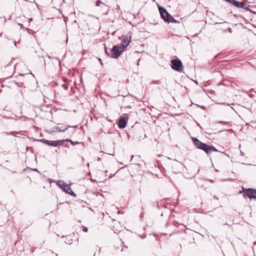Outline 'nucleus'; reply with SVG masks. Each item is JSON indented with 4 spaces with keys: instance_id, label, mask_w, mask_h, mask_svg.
<instances>
[{
    "instance_id": "f257e3e1",
    "label": "nucleus",
    "mask_w": 256,
    "mask_h": 256,
    "mask_svg": "<svg viewBox=\"0 0 256 256\" xmlns=\"http://www.w3.org/2000/svg\"><path fill=\"white\" fill-rule=\"evenodd\" d=\"M239 193L243 194L244 198H248L250 200H256V190L255 189L252 188H245L242 187V190H240Z\"/></svg>"
},
{
    "instance_id": "f03ea898",
    "label": "nucleus",
    "mask_w": 256,
    "mask_h": 256,
    "mask_svg": "<svg viewBox=\"0 0 256 256\" xmlns=\"http://www.w3.org/2000/svg\"><path fill=\"white\" fill-rule=\"evenodd\" d=\"M171 67L172 69L178 72H182L184 69L182 63L178 58L173 59L171 60Z\"/></svg>"
},
{
    "instance_id": "7ed1b4c3",
    "label": "nucleus",
    "mask_w": 256,
    "mask_h": 256,
    "mask_svg": "<svg viewBox=\"0 0 256 256\" xmlns=\"http://www.w3.org/2000/svg\"><path fill=\"white\" fill-rule=\"evenodd\" d=\"M56 185L60 188L65 192L72 196L74 194V192L71 190L70 186L68 184H65L63 181L58 180L56 182Z\"/></svg>"
},
{
    "instance_id": "20e7f679",
    "label": "nucleus",
    "mask_w": 256,
    "mask_h": 256,
    "mask_svg": "<svg viewBox=\"0 0 256 256\" xmlns=\"http://www.w3.org/2000/svg\"><path fill=\"white\" fill-rule=\"evenodd\" d=\"M40 141L44 144L53 146H62L65 142L64 140H50L46 139H42Z\"/></svg>"
},
{
    "instance_id": "39448f33",
    "label": "nucleus",
    "mask_w": 256,
    "mask_h": 256,
    "mask_svg": "<svg viewBox=\"0 0 256 256\" xmlns=\"http://www.w3.org/2000/svg\"><path fill=\"white\" fill-rule=\"evenodd\" d=\"M192 142L197 148L202 150L206 152V148H208V144L202 142L196 138H192Z\"/></svg>"
},
{
    "instance_id": "423d86ee",
    "label": "nucleus",
    "mask_w": 256,
    "mask_h": 256,
    "mask_svg": "<svg viewBox=\"0 0 256 256\" xmlns=\"http://www.w3.org/2000/svg\"><path fill=\"white\" fill-rule=\"evenodd\" d=\"M158 10L160 14L161 18L165 22L168 21L170 14L167 12L166 9L160 6H158Z\"/></svg>"
},
{
    "instance_id": "0eeeda50",
    "label": "nucleus",
    "mask_w": 256,
    "mask_h": 256,
    "mask_svg": "<svg viewBox=\"0 0 256 256\" xmlns=\"http://www.w3.org/2000/svg\"><path fill=\"white\" fill-rule=\"evenodd\" d=\"M212 152H219L218 154H216L213 156L212 159L215 161V158L217 157H221L222 155L224 154V152H220L215 147L212 146L208 144V148L206 150V152L208 156H209Z\"/></svg>"
},
{
    "instance_id": "6e6552de",
    "label": "nucleus",
    "mask_w": 256,
    "mask_h": 256,
    "mask_svg": "<svg viewBox=\"0 0 256 256\" xmlns=\"http://www.w3.org/2000/svg\"><path fill=\"white\" fill-rule=\"evenodd\" d=\"M123 48H122L120 45L116 44L114 46L112 50V57L115 58H117L120 55L121 52Z\"/></svg>"
},
{
    "instance_id": "1a4fd4ad",
    "label": "nucleus",
    "mask_w": 256,
    "mask_h": 256,
    "mask_svg": "<svg viewBox=\"0 0 256 256\" xmlns=\"http://www.w3.org/2000/svg\"><path fill=\"white\" fill-rule=\"evenodd\" d=\"M130 38L131 36H126L123 38L120 45L123 49L126 48L128 46L130 42Z\"/></svg>"
},
{
    "instance_id": "9d476101",
    "label": "nucleus",
    "mask_w": 256,
    "mask_h": 256,
    "mask_svg": "<svg viewBox=\"0 0 256 256\" xmlns=\"http://www.w3.org/2000/svg\"><path fill=\"white\" fill-rule=\"evenodd\" d=\"M230 3L232 4L234 6L238 8H243L244 6L242 2H240L236 0H232Z\"/></svg>"
},
{
    "instance_id": "9b49d317",
    "label": "nucleus",
    "mask_w": 256,
    "mask_h": 256,
    "mask_svg": "<svg viewBox=\"0 0 256 256\" xmlns=\"http://www.w3.org/2000/svg\"><path fill=\"white\" fill-rule=\"evenodd\" d=\"M126 126V122L124 118H120L118 121V126L120 128H122Z\"/></svg>"
},
{
    "instance_id": "f8f14e48",
    "label": "nucleus",
    "mask_w": 256,
    "mask_h": 256,
    "mask_svg": "<svg viewBox=\"0 0 256 256\" xmlns=\"http://www.w3.org/2000/svg\"><path fill=\"white\" fill-rule=\"evenodd\" d=\"M70 126H67L65 128H60V127L58 126H57V127H56L55 128V130H56V132H64V130H67L68 128H70Z\"/></svg>"
},
{
    "instance_id": "ddd939ff",
    "label": "nucleus",
    "mask_w": 256,
    "mask_h": 256,
    "mask_svg": "<svg viewBox=\"0 0 256 256\" xmlns=\"http://www.w3.org/2000/svg\"><path fill=\"white\" fill-rule=\"evenodd\" d=\"M18 132H4L3 133L4 134L8 136V135H12L13 136H16V134H18Z\"/></svg>"
},
{
    "instance_id": "4468645a",
    "label": "nucleus",
    "mask_w": 256,
    "mask_h": 256,
    "mask_svg": "<svg viewBox=\"0 0 256 256\" xmlns=\"http://www.w3.org/2000/svg\"><path fill=\"white\" fill-rule=\"evenodd\" d=\"M168 21L167 22L170 23V22H174V23H177L178 22L175 20L172 16L170 17V18L168 19Z\"/></svg>"
},
{
    "instance_id": "2eb2a0df",
    "label": "nucleus",
    "mask_w": 256,
    "mask_h": 256,
    "mask_svg": "<svg viewBox=\"0 0 256 256\" xmlns=\"http://www.w3.org/2000/svg\"><path fill=\"white\" fill-rule=\"evenodd\" d=\"M242 2L243 3L244 6H243V8H244V10H248V11H250V10H251L250 8V7L252 8V6H246V4H245V2Z\"/></svg>"
},
{
    "instance_id": "dca6fc26",
    "label": "nucleus",
    "mask_w": 256,
    "mask_h": 256,
    "mask_svg": "<svg viewBox=\"0 0 256 256\" xmlns=\"http://www.w3.org/2000/svg\"><path fill=\"white\" fill-rule=\"evenodd\" d=\"M64 140L65 141L70 142L73 145H75V144H78V142H72L70 140Z\"/></svg>"
},
{
    "instance_id": "f3484780",
    "label": "nucleus",
    "mask_w": 256,
    "mask_h": 256,
    "mask_svg": "<svg viewBox=\"0 0 256 256\" xmlns=\"http://www.w3.org/2000/svg\"><path fill=\"white\" fill-rule=\"evenodd\" d=\"M102 2L100 0H98L96 3V6H99L101 4H102Z\"/></svg>"
},
{
    "instance_id": "a211bd4d",
    "label": "nucleus",
    "mask_w": 256,
    "mask_h": 256,
    "mask_svg": "<svg viewBox=\"0 0 256 256\" xmlns=\"http://www.w3.org/2000/svg\"><path fill=\"white\" fill-rule=\"evenodd\" d=\"M160 82L157 80V81H153L150 84H159Z\"/></svg>"
},
{
    "instance_id": "6ab92c4d",
    "label": "nucleus",
    "mask_w": 256,
    "mask_h": 256,
    "mask_svg": "<svg viewBox=\"0 0 256 256\" xmlns=\"http://www.w3.org/2000/svg\"><path fill=\"white\" fill-rule=\"evenodd\" d=\"M88 230V228L86 227L84 228L83 229V231L84 232H87Z\"/></svg>"
},
{
    "instance_id": "aec40b11",
    "label": "nucleus",
    "mask_w": 256,
    "mask_h": 256,
    "mask_svg": "<svg viewBox=\"0 0 256 256\" xmlns=\"http://www.w3.org/2000/svg\"><path fill=\"white\" fill-rule=\"evenodd\" d=\"M250 12H251V13H252V14H256V12H254L253 10H250Z\"/></svg>"
},
{
    "instance_id": "412c9836",
    "label": "nucleus",
    "mask_w": 256,
    "mask_h": 256,
    "mask_svg": "<svg viewBox=\"0 0 256 256\" xmlns=\"http://www.w3.org/2000/svg\"><path fill=\"white\" fill-rule=\"evenodd\" d=\"M102 7H103L104 8H106V6L104 4H103Z\"/></svg>"
},
{
    "instance_id": "4be33fe9",
    "label": "nucleus",
    "mask_w": 256,
    "mask_h": 256,
    "mask_svg": "<svg viewBox=\"0 0 256 256\" xmlns=\"http://www.w3.org/2000/svg\"><path fill=\"white\" fill-rule=\"evenodd\" d=\"M105 50H106V54H107L108 55V52H107V50H106V47H105Z\"/></svg>"
},
{
    "instance_id": "5701e85b",
    "label": "nucleus",
    "mask_w": 256,
    "mask_h": 256,
    "mask_svg": "<svg viewBox=\"0 0 256 256\" xmlns=\"http://www.w3.org/2000/svg\"><path fill=\"white\" fill-rule=\"evenodd\" d=\"M32 18H29V19H28V22H30V21H32Z\"/></svg>"
},
{
    "instance_id": "b1692460",
    "label": "nucleus",
    "mask_w": 256,
    "mask_h": 256,
    "mask_svg": "<svg viewBox=\"0 0 256 256\" xmlns=\"http://www.w3.org/2000/svg\"><path fill=\"white\" fill-rule=\"evenodd\" d=\"M156 176L158 178H162V176H158L157 174H156Z\"/></svg>"
},
{
    "instance_id": "393cba45",
    "label": "nucleus",
    "mask_w": 256,
    "mask_h": 256,
    "mask_svg": "<svg viewBox=\"0 0 256 256\" xmlns=\"http://www.w3.org/2000/svg\"><path fill=\"white\" fill-rule=\"evenodd\" d=\"M142 214L140 215V218H142Z\"/></svg>"
},
{
    "instance_id": "a878e982",
    "label": "nucleus",
    "mask_w": 256,
    "mask_h": 256,
    "mask_svg": "<svg viewBox=\"0 0 256 256\" xmlns=\"http://www.w3.org/2000/svg\"><path fill=\"white\" fill-rule=\"evenodd\" d=\"M98 60L100 62V63L102 64V60L100 58H99Z\"/></svg>"
},
{
    "instance_id": "bb28decb",
    "label": "nucleus",
    "mask_w": 256,
    "mask_h": 256,
    "mask_svg": "<svg viewBox=\"0 0 256 256\" xmlns=\"http://www.w3.org/2000/svg\"><path fill=\"white\" fill-rule=\"evenodd\" d=\"M150 172H146V174H150Z\"/></svg>"
},
{
    "instance_id": "cd10ccee",
    "label": "nucleus",
    "mask_w": 256,
    "mask_h": 256,
    "mask_svg": "<svg viewBox=\"0 0 256 256\" xmlns=\"http://www.w3.org/2000/svg\"><path fill=\"white\" fill-rule=\"evenodd\" d=\"M210 160L211 162H212V158H210Z\"/></svg>"
},
{
    "instance_id": "c85d7f7f",
    "label": "nucleus",
    "mask_w": 256,
    "mask_h": 256,
    "mask_svg": "<svg viewBox=\"0 0 256 256\" xmlns=\"http://www.w3.org/2000/svg\"><path fill=\"white\" fill-rule=\"evenodd\" d=\"M214 198L218 199V198H216V196L214 197Z\"/></svg>"
},
{
    "instance_id": "c756f323",
    "label": "nucleus",
    "mask_w": 256,
    "mask_h": 256,
    "mask_svg": "<svg viewBox=\"0 0 256 256\" xmlns=\"http://www.w3.org/2000/svg\"><path fill=\"white\" fill-rule=\"evenodd\" d=\"M94 256H96V253H95V254H94Z\"/></svg>"
},
{
    "instance_id": "7c9ffc66",
    "label": "nucleus",
    "mask_w": 256,
    "mask_h": 256,
    "mask_svg": "<svg viewBox=\"0 0 256 256\" xmlns=\"http://www.w3.org/2000/svg\"><path fill=\"white\" fill-rule=\"evenodd\" d=\"M254 245H256V242H254Z\"/></svg>"
}]
</instances>
